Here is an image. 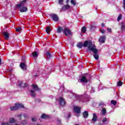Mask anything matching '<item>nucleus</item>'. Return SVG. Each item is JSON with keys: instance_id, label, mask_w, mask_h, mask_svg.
Segmentation results:
<instances>
[{"instance_id": "nucleus-1", "label": "nucleus", "mask_w": 125, "mask_h": 125, "mask_svg": "<svg viewBox=\"0 0 125 125\" xmlns=\"http://www.w3.org/2000/svg\"><path fill=\"white\" fill-rule=\"evenodd\" d=\"M83 46L84 47H88L90 50L93 51V53H97V52H98V50L96 49L95 45L92 44V42H91L90 41H85L83 44L82 42H80L77 44V47H78L79 48H82Z\"/></svg>"}, {"instance_id": "nucleus-2", "label": "nucleus", "mask_w": 125, "mask_h": 125, "mask_svg": "<svg viewBox=\"0 0 125 125\" xmlns=\"http://www.w3.org/2000/svg\"><path fill=\"white\" fill-rule=\"evenodd\" d=\"M27 0H23L20 3L16 5L17 8H19L20 9V12H26L27 10H28V8L27 7H25V4H26V2Z\"/></svg>"}, {"instance_id": "nucleus-3", "label": "nucleus", "mask_w": 125, "mask_h": 125, "mask_svg": "<svg viewBox=\"0 0 125 125\" xmlns=\"http://www.w3.org/2000/svg\"><path fill=\"white\" fill-rule=\"evenodd\" d=\"M19 108H24V105L21 104L17 103L15 104L14 106L10 107L11 111H15L18 110Z\"/></svg>"}, {"instance_id": "nucleus-4", "label": "nucleus", "mask_w": 125, "mask_h": 125, "mask_svg": "<svg viewBox=\"0 0 125 125\" xmlns=\"http://www.w3.org/2000/svg\"><path fill=\"white\" fill-rule=\"evenodd\" d=\"M63 33L64 34L66 37H68V36H72L73 33L71 31V30L68 28H65L63 29Z\"/></svg>"}, {"instance_id": "nucleus-5", "label": "nucleus", "mask_w": 125, "mask_h": 125, "mask_svg": "<svg viewBox=\"0 0 125 125\" xmlns=\"http://www.w3.org/2000/svg\"><path fill=\"white\" fill-rule=\"evenodd\" d=\"M59 103L61 106H65L66 105V102L64 98L60 97L59 99Z\"/></svg>"}, {"instance_id": "nucleus-6", "label": "nucleus", "mask_w": 125, "mask_h": 125, "mask_svg": "<svg viewBox=\"0 0 125 125\" xmlns=\"http://www.w3.org/2000/svg\"><path fill=\"white\" fill-rule=\"evenodd\" d=\"M17 84L20 87H26L27 86V84L26 83H23L22 81H19Z\"/></svg>"}, {"instance_id": "nucleus-7", "label": "nucleus", "mask_w": 125, "mask_h": 125, "mask_svg": "<svg viewBox=\"0 0 125 125\" xmlns=\"http://www.w3.org/2000/svg\"><path fill=\"white\" fill-rule=\"evenodd\" d=\"M74 112L77 114H80V113H81V107L79 106H74Z\"/></svg>"}, {"instance_id": "nucleus-8", "label": "nucleus", "mask_w": 125, "mask_h": 125, "mask_svg": "<svg viewBox=\"0 0 125 125\" xmlns=\"http://www.w3.org/2000/svg\"><path fill=\"white\" fill-rule=\"evenodd\" d=\"M20 67L22 69V70H26L27 68V65H26V63L21 62L20 64Z\"/></svg>"}, {"instance_id": "nucleus-9", "label": "nucleus", "mask_w": 125, "mask_h": 125, "mask_svg": "<svg viewBox=\"0 0 125 125\" xmlns=\"http://www.w3.org/2000/svg\"><path fill=\"white\" fill-rule=\"evenodd\" d=\"M93 117L92 119L93 123H95L97 121V115L95 113L93 114Z\"/></svg>"}, {"instance_id": "nucleus-10", "label": "nucleus", "mask_w": 125, "mask_h": 125, "mask_svg": "<svg viewBox=\"0 0 125 125\" xmlns=\"http://www.w3.org/2000/svg\"><path fill=\"white\" fill-rule=\"evenodd\" d=\"M105 40H106L105 36H103L100 37L99 39V42H100L104 43L105 42Z\"/></svg>"}, {"instance_id": "nucleus-11", "label": "nucleus", "mask_w": 125, "mask_h": 125, "mask_svg": "<svg viewBox=\"0 0 125 125\" xmlns=\"http://www.w3.org/2000/svg\"><path fill=\"white\" fill-rule=\"evenodd\" d=\"M3 35L4 37V38L6 40H8V38H9V33H8V32H3Z\"/></svg>"}, {"instance_id": "nucleus-12", "label": "nucleus", "mask_w": 125, "mask_h": 125, "mask_svg": "<svg viewBox=\"0 0 125 125\" xmlns=\"http://www.w3.org/2000/svg\"><path fill=\"white\" fill-rule=\"evenodd\" d=\"M32 88L36 91V90H39L40 88H39V87H38V85L34 84H33L32 85Z\"/></svg>"}, {"instance_id": "nucleus-13", "label": "nucleus", "mask_w": 125, "mask_h": 125, "mask_svg": "<svg viewBox=\"0 0 125 125\" xmlns=\"http://www.w3.org/2000/svg\"><path fill=\"white\" fill-rule=\"evenodd\" d=\"M51 16L54 21H58V17L57 16V15H52Z\"/></svg>"}, {"instance_id": "nucleus-14", "label": "nucleus", "mask_w": 125, "mask_h": 125, "mask_svg": "<svg viewBox=\"0 0 125 125\" xmlns=\"http://www.w3.org/2000/svg\"><path fill=\"white\" fill-rule=\"evenodd\" d=\"M32 57H33V58H37L38 57V56H39V54H38V53L37 52H33L32 53Z\"/></svg>"}, {"instance_id": "nucleus-15", "label": "nucleus", "mask_w": 125, "mask_h": 125, "mask_svg": "<svg viewBox=\"0 0 125 125\" xmlns=\"http://www.w3.org/2000/svg\"><path fill=\"white\" fill-rule=\"evenodd\" d=\"M44 56L47 58V59H50V57H51V55H50V53H49V52H47L45 54Z\"/></svg>"}, {"instance_id": "nucleus-16", "label": "nucleus", "mask_w": 125, "mask_h": 125, "mask_svg": "<svg viewBox=\"0 0 125 125\" xmlns=\"http://www.w3.org/2000/svg\"><path fill=\"white\" fill-rule=\"evenodd\" d=\"M81 81L83 83H87V79H86L85 76H82Z\"/></svg>"}, {"instance_id": "nucleus-17", "label": "nucleus", "mask_w": 125, "mask_h": 125, "mask_svg": "<svg viewBox=\"0 0 125 125\" xmlns=\"http://www.w3.org/2000/svg\"><path fill=\"white\" fill-rule=\"evenodd\" d=\"M9 122L10 124H14V123L16 122V120H15V119H14V118H10L9 119Z\"/></svg>"}, {"instance_id": "nucleus-18", "label": "nucleus", "mask_w": 125, "mask_h": 125, "mask_svg": "<svg viewBox=\"0 0 125 125\" xmlns=\"http://www.w3.org/2000/svg\"><path fill=\"white\" fill-rule=\"evenodd\" d=\"M30 94L32 97H36V96L37 95L36 94V93L35 92V91H34L33 90H30Z\"/></svg>"}, {"instance_id": "nucleus-19", "label": "nucleus", "mask_w": 125, "mask_h": 125, "mask_svg": "<svg viewBox=\"0 0 125 125\" xmlns=\"http://www.w3.org/2000/svg\"><path fill=\"white\" fill-rule=\"evenodd\" d=\"M121 30L122 31H125V23L123 22H121Z\"/></svg>"}, {"instance_id": "nucleus-20", "label": "nucleus", "mask_w": 125, "mask_h": 125, "mask_svg": "<svg viewBox=\"0 0 125 125\" xmlns=\"http://www.w3.org/2000/svg\"><path fill=\"white\" fill-rule=\"evenodd\" d=\"M64 29H63V28H62L61 26H59L58 28L57 33H60L62 32V31H63Z\"/></svg>"}, {"instance_id": "nucleus-21", "label": "nucleus", "mask_w": 125, "mask_h": 125, "mask_svg": "<svg viewBox=\"0 0 125 125\" xmlns=\"http://www.w3.org/2000/svg\"><path fill=\"white\" fill-rule=\"evenodd\" d=\"M70 8V5H65L63 6L62 9L63 10H66L67 9H69Z\"/></svg>"}, {"instance_id": "nucleus-22", "label": "nucleus", "mask_w": 125, "mask_h": 125, "mask_svg": "<svg viewBox=\"0 0 125 125\" xmlns=\"http://www.w3.org/2000/svg\"><path fill=\"white\" fill-rule=\"evenodd\" d=\"M83 118H87V117H88V112L84 111L83 113Z\"/></svg>"}, {"instance_id": "nucleus-23", "label": "nucleus", "mask_w": 125, "mask_h": 125, "mask_svg": "<svg viewBox=\"0 0 125 125\" xmlns=\"http://www.w3.org/2000/svg\"><path fill=\"white\" fill-rule=\"evenodd\" d=\"M97 54V52L96 53H95V54L93 55L94 58H95L96 59V60H98V59H99V56H98V55Z\"/></svg>"}, {"instance_id": "nucleus-24", "label": "nucleus", "mask_w": 125, "mask_h": 125, "mask_svg": "<svg viewBox=\"0 0 125 125\" xmlns=\"http://www.w3.org/2000/svg\"><path fill=\"white\" fill-rule=\"evenodd\" d=\"M48 118V116H47V115L43 114L42 116H41V118L42 119H47Z\"/></svg>"}, {"instance_id": "nucleus-25", "label": "nucleus", "mask_w": 125, "mask_h": 125, "mask_svg": "<svg viewBox=\"0 0 125 125\" xmlns=\"http://www.w3.org/2000/svg\"><path fill=\"white\" fill-rule=\"evenodd\" d=\"M46 32L47 34H49V33H50V28L49 27V26H47L46 27Z\"/></svg>"}, {"instance_id": "nucleus-26", "label": "nucleus", "mask_w": 125, "mask_h": 125, "mask_svg": "<svg viewBox=\"0 0 125 125\" xmlns=\"http://www.w3.org/2000/svg\"><path fill=\"white\" fill-rule=\"evenodd\" d=\"M101 113H102V115H105V114H106V109L103 108L102 110L101 111Z\"/></svg>"}, {"instance_id": "nucleus-27", "label": "nucleus", "mask_w": 125, "mask_h": 125, "mask_svg": "<svg viewBox=\"0 0 125 125\" xmlns=\"http://www.w3.org/2000/svg\"><path fill=\"white\" fill-rule=\"evenodd\" d=\"M82 31L83 33H85L86 32V27H85V26H83L82 28Z\"/></svg>"}, {"instance_id": "nucleus-28", "label": "nucleus", "mask_w": 125, "mask_h": 125, "mask_svg": "<svg viewBox=\"0 0 125 125\" xmlns=\"http://www.w3.org/2000/svg\"><path fill=\"white\" fill-rule=\"evenodd\" d=\"M117 85L118 86H122L123 85V82L122 81H119L117 83Z\"/></svg>"}, {"instance_id": "nucleus-29", "label": "nucleus", "mask_w": 125, "mask_h": 125, "mask_svg": "<svg viewBox=\"0 0 125 125\" xmlns=\"http://www.w3.org/2000/svg\"><path fill=\"white\" fill-rule=\"evenodd\" d=\"M111 104H112V105H117V101H115V100H112L111 101Z\"/></svg>"}, {"instance_id": "nucleus-30", "label": "nucleus", "mask_w": 125, "mask_h": 125, "mask_svg": "<svg viewBox=\"0 0 125 125\" xmlns=\"http://www.w3.org/2000/svg\"><path fill=\"white\" fill-rule=\"evenodd\" d=\"M71 3L73 5H76V0H71Z\"/></svg>"}, {"instance_id": "nucleus-31", "label": "nucleus", "mask_w": 125, "mask_h": 125, "mask_svg": "<svg viewBox=\"0 0 125 125\" xmlns=\"http://www.w3.org/2000/svg\"><path fill=\"white\" fill-rule=\"evenodd\" d=\"M122 14H120L117 18V21H120V20L122 19Z\"/></svg>"}, {"instance_id": "nucleus-32", "label": "nucleus", "mask_w": 125, "mask_h": 125, "mask_svg": "<svg viewBox=\"0 0 125 125\" xmlns=\"http://www.w3.org/2000/svg\"><path fill=\"white\" fill-rule=\"evenodd\" d=\"M22 30V28L21 27H18L16 29V32H20Z\"/></svg>"}, {"instance_id": "nucleus-33", "label": "nucleus", "mask_w": 125, "mask_h": 125, "mask_svg": "<svg viewBox=\"0 0 125 125\" xmlns=\"http://www.w3.org/2000/svg\"><path fill=\"white\" fill-rule=\"evenodd\" d=\"M63 0H59V4H63Z\"/></svg>"}, {"instance_id": "nucleus-34", "label": "nucleus", "mask_w": 125, "mask_h": 125, "mask_svg": "<svg viewBox=\"0 0 125 125\" xmlns=\"http://www.w3.org/2000/svg\"><path fill=\"white\" fill-rule=\"evenodd\" d=\"M107 30L109 33H112V29L107 28Z\"/></svg>"}, {"instance_id": "nucleus-35", "label": "nucleus", "mask_w": 125, "mask_h": 125, "mask_svg": "<svg viewBox=\"0 0 125 125\" xmlns=\"http://www.w3.org/2000/svg\"><path fill=\"white\" fill-rule=\"evenodd\" d=\"M100 31L102 34H104V33H105V30L104 29H101Z\"/></svg>"}, {"instance_id": "nucleus-36", "label": "nucleus", "mask_w": 125, "mask_h": 125, "mask_svg": "<svg viewBox=\"0 0 125 125\" xmlns=\"http://www.w3.org/2000/svg\"><path fill=\"white\" fill-rule=\"evenodd\" d=\"M32 122H36L37 121V118L36 117L32 118Z\"/></svg>"}, {"instance_id": "nucleus-37", "label": "nucleus", "mask_w": 125, "mask_h": 125, "mask_svg": "<svg viewBox=\"0 0 125 125\" xmlns=\"http://www.w3.org/2000/svg\"><path fill=\"white\" fill-rule=\"evenodd\" d=\"M105 122H107V118H104L103 120V123H105Z\"/></svg>"}, {"instance_id": "nucleus-38", "label": "nucleus", "mask_w": 125, "mask_h": 125, "mask_svg": "<svg viewBox=\"0 0 125 125\" xmlns=\"http://www.w3.org/2000/svg\"><path fill=\"white\" fill-rule=\"evenodd\" d=\"M2 125H11L10 124L7 123H2Z\"/></svg>"}, {"instance_id": "nucleus-39", "label": "nucleus", "mask_w": 125, "mask_h": 125, "mask_svg": "<svg viewBox=\"0 0 125 125\" xmlns=\"http://www.w3.org/2000/svg\"><path fill=\"white\" fill-rule=\"evenodd\" d=\"M22 116V115H18V118H19L20 119H21V117Z\"/></svg>"}, {"instance_id": "nucleus-40", "label": "nucleus", "mask_w": 125, "mask_h": 125, "mask_svg": "<svg viewBox=\"0 0 125 125\" xmlns=\"http://www.w3.org/2000/svg\"><path fill=\"white\" fill-rule=\"evenodd\" d=\"M104 26H105V24L104 22L102 23V27H104Z\"/></svg>"}, {"instance_id": "nucleus-41", "label": "nucleus", "mask_w": 125, "mask_h": 125, "mask_svg": "<svg viewBox=\"0 0 125 125\" xmlns=\"http://www.w3.org/2000/svg\"><path fill=\"white\" fill-rule=\"evenodd\" d=\"M57 122H58V123H60L61 121L60 119H58Z\"/></svg>"}, {"instance_id": "nucleus-42", "label": "nucleus", "mask_w": 125, "mask_h": 125, "mask_svg": "<svg viewBox=\"0 0 125 125\" xmlns=\"http://www.w3.org/2000/svg\"><path fill=\"white\" fill-rule=\"evenodd\" d=\"M70 117H71V114H70V113H69V114H68V118H70Z\"/></svg>"}, {"instance_id": "nucleus-43", "label": "nucleus", "mask_w": 125, "mask_h": 125, "mask_svg": "<svg viewBox=\"0 0 125 125\" xmlns=\"http://www.w3.org/2000/svg\"><path fill=\"white\" fill-rule=\"evenodd\" d=\"M123 5H125V0H124V1H123Z\"/></svg>"}, {"instance_id": "nucleus-44", "label": "nucleus", "mask_w": 125, "mask_h": 125, "mask_svg": "<svg viewBox=\"0 0 125 125\" xmlns=\"http://www.w3.org/2000/svg\"><path fill=\"white\" fill-rule=\"evenodd\" d=\"M1 64V59L0 58V64Z\"/></svg>"}, {"instance_id": "nucleus-45", "label": "nucleus", "mask_w": 125, "mask_h": 125, "mask_svg": "<svg viewBox=\"0 0 125 125\" xmlns=\"http://www.w3.org/2000/svg\"><path fill=\"white\" fill-rule=\"evenodd\" d=\"M108 122H107L106 125H108Z\"/></svg>"}, {"instance_id": "nucleus-46", "label": "nucleus", "mask_w": 125, "mask_h": 125, "mask_svg": "<svg viewBox=\"0 0 125 125\" xmlns=\"http://www.w3.org/2000/svg\"><path fill=\"white\" fill-rule=\"evenodd\" d=\"M24 117H25V118H26V115L25 116L24 115Z\"/></svg>"}, {"instance_id": "nucleus-47", "label": "nucleus", "mask_w": 125, "mask_h": 125, "mask_svg": "<svg viewBox=\"0 0 125 125\" xmlns=\"http://www.w3.org/2000/svg\"><path fill=\"white\" fill-rule=\"evenodd\" d=\"M78 125V124H76V125Z\"/></svg>"}, {"instance_id": "nucleus-48", "label": "nucleus", "mask_w": 125, "mask_h": 125, "mask_svg": "<svg viewBox=\"0 0 125 125\" xmlns=\"http://www.w3.org/2000/svg\"><path fill=\"white\" fill-rule=\"evenodd\" d=\"M102 125V124H101V125Z\"/></svg>"}]
</instances>
